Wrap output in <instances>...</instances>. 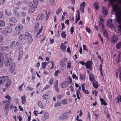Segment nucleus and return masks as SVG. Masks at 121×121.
<instances>
[{
	"label": "nucleus",
	"mask_w": 121,
	"mask_h": 121,
	"mask_svg": "<svg viewBox=\"0 0 121 121\" xmlns=\"http://www.w3.org/2000/svg\"><path fill=\"white\" fill-rule=\"evenodd\" d=\"M39 24L38 23H35V29L36 30H38V28L39 27Z\"/></svg>",
	"instance_id": "obj_47"
},
{
	"label": "nucleus",
	"mask_w": 121,
	"mask_h": 121,
	"mask_svg": "<svg viewBox=\"0 0 121 121\" xmlns=\"http://www.w3.org/2000/svg\"><path fill=\"white\" fill-rule=\"evenodd\" d=\"M5 97L9 100H10L11 99V97L8 94L6 96H5Z\"/></svg>",
	"instance_id": "obj_53"
},
{
	"label": "nucleus",
	"mask_w": 121,
	"mask_h": 121,
	"mask_svg": "<svg viewBox=\"0 0 121 121\" xmlns=\"http://www.w3.org/2000/svg\"><path fill=\"white\" fill-rule=\"evenodd\" d=\"M58 80H56L54 84V87L55 88L56 91L57 92H59V91L58 86Z\"/></svg>",
	"instance_id": "obj_22"
},
{
	"label": "nucleus",
	"mask_w": 121,
	"mask_h": 121,
	"mask_svg": "<svg viewBox=\"0 0 121 121\" xmlns=\"http://www.w3.org/2000/svg\"><path fill=\"white\" fill-rule=\"evenodd\" d=\"M61 71L60 70H57L55 72V76H57L58 75V73H60L61 72Z\"/></svg>",
	"instance_id": "obj_52"
},
{
	"label": "nucleus",
	"mask_w": 121,
	"mask_h": 121,
	"mask_svg": "<svg viewBox=\"0 0 121 121\" xmlns=\"http://www.w3.org/2000/svg\"><path fill=\"white\" fill-rule=\"evenodd\" d=\"M1 77L3 83L9 78V77L7 76H3Z\"/></svg>",
	"instance_id": "obj_31"
},
{
	"label": "nucleus",
	"mask_w": 121,
	"mask_h": 121,
	"mask_svg": "<svg viewBox=\"0 0 121 121\" xmlns=\"http://www.w3.org/2000/svg\"><path fill=\"white\" fill-rule=\"evenodd\" d=\"M117 99L118 101V102H119V101H120V102H121V96L120 95H119L117 97Z\"/></svg>",
	"instance_id": "obj_61"
},
{
	"label": "nucleus",
	"mask_w": 121,
	"mask_h": 121,
	"mask_svg": "<svg viewBox=\"0 0 121 121\" xmlns=\"http://www.w3.org/2000/svg\"><path fill=\"white\" fill-rule=\"evenodd\" d=\"M8 49V47L5 46H3L1 48V49L3 50H6Z\"/></svg>",
	"instance_id": "obj_57"
},
{
	"label": "nucleus",
	"mask_w": 121,
	"mask_h": 121,
	"mask_svg": "<svg viewBox=\"0 0 121 121\" xmlns=\"http://www.w3.org/2000/svg\"><path fill=\"white\" fill-rule=\"evenodd\" d=\"M86 5V3L85 2L82 3L80 5V10L82 14L84 13V8Z\"/></svg>",
	"instance_id": "obj_9"
},
{
	"label": "nucleus",
	"mask_w": 121,
	"mask_h": 121,
	"mask_svg": "<svg viewBox=\"0 0 121 121\" xmlns=\"http://www.w3.org/2000/svg\"><path fill=\"white\" fill-rule=\"evenodd\" d=\"M44 15L43 14H40L37 16V20H42L44 19Z\"/></svg>",
	"instance_id": "obj_14"
},
{
	"label": "nucleus",
	"mask_w": 121,
	"mask_h": 121,
	"mask_svg": "<svg viewBox=\"0 0 121 121\" xmlns=\"http://www.w3.org/2000/svg\"><path fill=\"white\" fill-rule=\"evenodd\" d=\"M113 9L116 14V20L118 23H121V12L119 11V7L117 4L112 6Z\"/></svg>",
	"instance_id": "obj_1"
},
{
	"label": "nucleus",
	"mask_w": 121,
	"mask_h": 121,
	"mask_svg": "<svg viewBox=\"0 0 121 121\" xmlns=\"http://www.w3.org/2000/svg\"><path fill=\"white\" fill-rule=\"evenodd\" d=\"M43 98L45 100L47 99L50 96L49 95L44 94L42 96Z\"/></svg>",
	"instance_id": "obj_32"
},
{
	"label": "nucleus",
	"mask_w": 121,
	"mask_h": 121,
	"mask_svg": "<svg viewBox=\"0 0 121 121\" xmlns=\"http://www.w3.org/2000/svg\"><path fill=\"white\" fill-rule=\"evenodd\" d=\"M89 79L91 82H93L94 81L95 78L94 75L92 73H90Z\"/></svg>",
	"instance_id": "obj_16"
},
{
	"label": "nucleus",
	"mask_w": 121,
	"mask_h": 121,
	"mask_svg": "<svg viewBox=\"0 0 121 121\" xmlns=\"http://www.w3.org/2000/svg\"><path fill=\"white\" fill-rule=\"evenodd\" d=\"M99 21L100 22H104L103 19V17L102 16H100L99 17Z\"/></svg>",
	"instance_id": "obj_59"
},
{
	"label": "nucleus",
	"mask_w": 121,
	"mask_h": 121,
	"mask_svg": "<svg viewBox=\"0 0 121 121\" xmlns=\"http://www.w3.org/2000/svg\"><path fill=\"white\" fill-rule=\"evenodd\" d=\"M19 56L18 57V59L19 60L22 58L23 56V53L22 50H20L19 51Z\"/></svg>",
	"instance_id": "obj_28"
},
{
	"label": "nucleus",
	"mask_w": 121,
	"mask_h": 121,
	"mask_svg": "<svg viewBox=\"0 0 121 121\" xmlns=\"http://www.w3.org/2000/svg\"><path fill=\"white\" fill-rule=\"evenodd\" d=\"M67 59L65 57L63 60H60V65L61 67H64L65 66V61H67Z\"/></svg>",
	"instance_id": "obj_11"
},
{
	"label": "nucleus",
	"mask_w": 121,
	"mask_h": 121,
	"mask_svg": "<svg viewBox=\"0 0 121 121\" xmlns=\"http://www.w3.org/2000/svg\"><path fill=\"white\" fill-rule=\"evenodd\" d=\"M12 63V60L11 57H7L5 60L4 64L5 66L8 67Z\"/></svg>",
	"instance_id": "obj_4"
},
{
	"label": "nucleus",
	"mask_w": 121,
	"mask_h": 121,
	"mask_svg": "<svg viewBox=\"0 0 121 121\" xmlns=\"http://www.w3.org/2000/svg\"><path fill=\"white\" fill-rule=\"evenodd\" d=\"M86 74H80V76L81 79L82 80H83L86 78Z\"/></svg>",
	"instance_id": "obj_33"
},
{
	"label": "nucleus",
	"mask_w": 121,
	"mask_h": 121,
	"mask_svg": "<svg viewBox=\"0 0 121 121\" xmlns=\"http://www.w3.org/2000/svg\"><path fill=\"white\" fill-rule=\"evenodd\" d=\"M5 30L7 33H10L12 31V29L10 26H7L5 28Z\"/></svg>",
	"instance_id": "obj_21"
},
{
	"label": "nucleus",
	"mask_w": 121,
	"mask_h": 121,
	"mask_svg": "<svg viewBox=\"0 0 121 121\" xmlns=\"http://www.w3.org/2000/svg\"><path fill=\"white\" fill-rule=\"evenodd\" d=\"M24 84V83H23L21 85H20L19 87V90L21 91L22 90V87Z\"/></svg>",
	"instance_id": "obj_56"
},
{
	"label": "nucleus",
	"mask_w": 121,
	"mask_h": 121,
	"mask_svg": "<svg viewBox=\"0 0 121 121\" xmlns=\"http://www.w3.org/2000/svg\"><path fill=\"white\" fill-rule=\"evenodd\" d=\"M72 112L71 111L69 112H67L63 114L60 117V119H65L67 118V116L69 114H71Z\"/></svg>",
	"instance_id": "obj_7"
},
{
	"label": "nucleus",
	"mask_w": 121,
	"mask_h": 121,
	"mask_svg": "<svg viewBox=\"0 0 121 121\" xmlns=\"http://www.w3.org/2000/svg\"><path fill=\"white\" fill-rule=\"evenodd\" d=\"M50 87V86L49 85H47L44 88L43 90L42 91L48 89Z\"/></svg>",
	"instance_id": "obj_54"
},
{
	"label": "nucleus",
	"mask_w": 121,
	"mask_h": 121,
	"mask_svg": "<svg viewBox=\"0 0 121 121\" xmlns=\"http://www.w3.org/2000/svg\"><path fill=\"white\" fill-rule=\"evenodd\" d=\"M76 95L77 96V98L78 99H80V98L79 96V94H80V91L79 90H76Z\"/></svg>",
	"instance_id": "obj_41"
},
{
	"label": "nucleus",
	"mask_w": 121,
	"mask_h": 121,
	"mask_svg": "<svg viewBox=\"0 0 121 121\" xmlns=\"http://www.w3.org/2000/svg\"><path fill=\"white\" fill-rule=\"evenodd\" d=\"M70 31H71V35H72L74 32V27L73 26L71 27L70 29Z\"/></svg>",
	"instance_id": "obj_60"
},
{
	"label": "nucleus",
	"mask_w": 121,
	"mask_h": 121,
	"mask_svg": "<svg viewBox=\"0 0 121 121\" xmlns=\"http://www.w3.org/2000/svg\"><path fill=\"white\" fill-rule=\"evenodd\" d=\"M69 80V81H64L63 82L61 83L60 85V86L62 88H64L67 86L68 85L70 84H71L72 82V78L69 77L68 79Z\"/></svg>",
	"instance_id": "obj_3"
},
{
	"label": "nucleus",
	"mask_w": 121,
	"mask_h": 121,
	"mask_svg": "<svg viewBox=\"0 0 121 121\" xmlns=\"http://www.w3.org/2000/svg\"><path fill=\"white\" fill-rule=\"evenodd\" d=\"M62 9L60 7L59 9L56 11V14L57 15H58L62 11Z\"/></svg>",
	"instance_id": "obj_48"
},
{
	"label": "nucleus",
	"mask_w": 121,
	"mask_h": 121,
	"mask_svg": "<svg viewBox=\"0 0 121 121\" xmlns=\"http://www.w3.org/2000/svg\"><path fill=\"white\" fill-rule=\"evenodd\" d=\"M77 15H76V19L75 22V23H78V21L80 19V13L79 12V10L78 9L77 10Z\"/></svg>",
	"instance_id": "obj_10"
},
{
	"label": "nucleus",
	"mask_w": 121,
	"mask_h": 121,
	"mask_svg": "<svg viewBox=\"0 0 121 121\" xmlns=\"http://www.w3.org/2000/svg\"><path fill=\"white\" fill-rule=\"evenodd\" d=\"M92 83V85L93 87L95 89H97L98 86L99 85L97 81H94Z\"/></svg>",
	"instance_id": "obj_23"
},
{
	"label": "nucleus",
	"mask_w": 121,
	"mask_h": 121,
	"mask_svg": "<svg viewBox=\"0 0 121 121\" xmlns=\"http://www.w3.org/2000/svg\"><path fill=\"white\" fill-rule=\"evenodd\" d=\"M103 23L99 22V26L101 28V30H103L105 29V26Z\"/></svg>",
	"instance_id": "obj_29"
},
{
	"label": "nucleus",
	"mask_w": 121,
	"mask_h": 121,
	"mask_svg": "<svg viewBox=\"0 0 121 121\" xmlns=\"http://www.w3.org/2000/svg\"><path fill=\"white\" fill-rule=\"evenodd\" d=\"M26 34H21L19 36V39L22 40H25L26 39Z\"/></svg>",
	"instance_id": "obj_19"
},
{
	"label": "nucleus",
	"mask_w": 121,
	"mask_h": 121,
	"mask_svg": "<svg viewBox=\"0 0 121 121\" xmlns=\"http://www.w3.org/2000/svg\"><path fill=\"white\" fill-rule=\"evenodd\" d=\"M9 22H11L15 23L17 21V19L14 17H11L9 18Z\"/></svg>",
	"instance_id": "obj_26"
},
{
	"label": "nucleus",
	"mask_w": 121,
	"mask_h": 121,
	"mask_svg": "<svg viewBox=\"0 0 121 121\" xmlns=\"http://www.w3.org/2000/svg\"><path fill=\"white\" fill-rule=\"evenodd\" d=\"M35 9L34 8H30L29 10V12L30 13H32L34 12Z\"/></svg>",
	"instance_id": "obj_42"
},
{
	"label": "nucleus",
	"mask_w": 121,
	"mask_h": 121,
	"mask_svg": "<svg viewBox=\"0 0 121 121\" xmlns=\"http://www.w3.org/2000/svg\"><path fill=\"white\" fill-rule=\"evenodd\" d=\"M11 83V82L10 81L8 80L7 81L6 85V87L8 88L10 85Z\"/></svg>",
	"instance_id": "obj_45"
},
{
	"label": "nucleus",
	"mask_w": 121,
	"mask_h": 121,
	"mask_svg": "<svg viewBox=\"0 0 121 121\" xmlns=\"http://www.w3.org/2000/svg\"><path fill=\"white\" fill-rule=\"evenodd\" d=\"M98 4V3L97 2H95L94 4V8L97 10L98 9H99Z\"/></svg>",
	"instance_id": "obj_36"
},
{
	"label": "nucleus",
	"mask_w": 121,
	"mask_h": 121,
	"mask_svg": "<svg viewBox=\"0 0 121 121\" xmlns=\"http://www.w3.org/2000/svg\"><path fill=\"white\" fill-rule=\"evenodd\" d=\"M72 76L73 78V79H75L76 80H78V78L76 74H73L72 75Z\"/></svg>",
	"instance_id": "obj_58"
},
{
	"label": "nucleus",
	"mask_w": 121,
	"mask_h": 121,
	"mask_svg": "<svg viewBox=\"0 0 121 121\" xmlns=\"http://www.w3.org/2000/svg\"><path fill=\"white\" fill-rule=\"evenodd\" d=\"M3 54L0 53V67H2L3 65V61L4 60Z\"/></svg>",
	"instance_id": "obj_18"
},
{
	"label": "nucleus",
	"mask_w": 121,
	"mask_h": 121,
	"mask_svg": "<svg viewBox=\"0 0 121 121\" xmlns=\"http://www.w3.org/2000/svg\"><path fill=\"white\" fill-rule=\"evenodd\" d=\"M83 49L84 50H85L87 52L88 51V49H86V46L85 45H83Z\"/></svg>",
	"instance_id": "obj_62"
},
{
	"label": "nucleus",
	"mask_w": 121,
	"mask_h": 121,
	"mask_svg": "<svg viewBox=\"0 0 121 121\" xmlns=\"http://www.w3.org/2000/svg\"><path fill=\"white\" fill-rule=\"evenodd\" d=\"M60 47V49L63 52H65L66 51V47L63 43H61Z\"/></svg>",
	"instance_id": "obj_15"
},
{
	"label": "nucleus",
	"mask_w": 121,
	"mask_h": 121,
	"mask_svg": "<svg viewBox=\"0 0 121 121\" xmlns=\"http://www.w3.org/2000/svg\"><path fill=\"white\" fill-rule=\"evenodd\" d=\"M86 31L88 32L90 34L91 33V31L90 28L86 27Z\"/></svg>",
	"instance_id": "obj_50"
},
{
	"label": "nucleus",
	"mask_w": 121,
	"mask_h": 121,
	"mask_svg": "<svg viewBox=\"0 0 121 121\" xmlns=\"http://www.w3.org/2000/svg\"><path fill=\"white\" fill-rule=\"evenodd\" d=\"M23 27L21 25H19L17 26L15 28V31H14V35L16 36L21 33Z\"/></svg>",
	"instance_id": "obj_2"
},
{
	"label": "nucleus",
	"mask_w": 121,
	"mask_h": 121,
	"mask_svg": "<svg viewBox=\"0 0 121 121\" xmlns=\"http://www.w3.org/2000/svg\"><path fill=\"white\" fill-rule=\"evenodd\" d=\"M102 31L103 32V34L104 36L106 37H108V34L107 31L106 30V29H105Z\"/></svg>",
	"instance_id": "obj_35"
},
{
	"label": "nucleus",
	"mask_w": 121,
	"mask_h": 121,
	"mask_svg": "<svg viewBox=\"0 0 121 121\" xmlns=\"http://www.w3.org/2000/svg\"><path fill=\"white\" fill-rule=\"evenodd\" d=\"M61 105V103L59 102H58L56 103L54 105V106L55 107H57L58 106H60Z\"/></svg>",
	"instance_id": "obj_49"
},
{
	"label": "nucleus",
	"mask_w": 121,
	"mask_h": 121,
	"mask_svg": "<svg viewBox=\"0 0 121 121\" xmlns=\"http://www.w3.org/2000/svg\"><path fill=\"white\" fill-rule=\"evenodd\" d=\"M47 63L43 62L42 65V67L43 69H44L46 67L47 64Z\"/></svg>",
	"instance_id": "obj_44"
},
{
	"label": "nucleus",
	"mask_w": 121,
	"mask_h": 121,
	"mask_svg": "<svg viewBox=\"0 0 121 121\" xmlns=\"http://www.w3.org/2000/svg\"><path fill=\"white\" fill-rule=\"evenodd\" d=\"M19 9V8L18 7H15L13 9V13L15 16L17 17H18L19 16V14L17 11Z\"/></svg>",
	"instance_id": "obj_12"
},
{
	"label": "nucleus",
	"mask_w": 121,
	"mask_h": 121,
	"mask_svg": "<svg viewBox=\"0 0 121 121\" xmlns=\"http://www.w3.org/2000/svg\"><path fill=\"white\" fill-rule=\"evenodd\" d=\"M61 104H67V99H65L62 100L61 101Z\"/></svg>",
	"instance_id": "obj_46"
},
{
	"label": "nucleus",
	"mask_w": 121,
	"mask_h": 121,
	"mask_svg": "<svg viewBox=\"0 0 121 121\" xmlns=\"http://www.w3.org/2000/svg\"><path fill=\"white\" fill-rule=\"evenodd\" d=\"M44 117H42V119L43 120H45L46 119H48L49 117L48 115V113L47 112H46L44 113Z\"/></svg>",
	"instance_id": "obj_25"
},
{
	"label": "nucleus",
	"mask_w": 121,
	"mask_h": 121,
	"mask_svg": "<svg viewBox=\"0 0 121 121\" xmlns=\"http://www.w3.org/2000/svg\"><path fill=\"white\" fill-rule=\"evenodd\" d=\"M33 2L34 4L35 5V8H37V5L38 4L39 2L38 0H33Z\"/></svg>",
	"instance_id": "obj_34"
},
{
	"label": "nucleus",
	"mask_w": 121,
	"mask_h": 121,
	"mask_svg": "<svg viewBox=\"0 0 121 121\" xmlns=\"http://www.w3.org/2000/svg\"><path fill=\"white\" fill-rule=\"evenodd\" d=\"M100 100L101 102V104L102 105H103L104 106H106L107 104V103L105 102V100L103 98H100Z\"/></svg>",
	"instance_id": "obj_30"
},
{
	"label": "nucleus",
	"mask_w": 121,
	"mask_h": 121,
	"mask_svg": "<svg viewBox=\"0 0 121 121\" xmlns=\"http://www.w3.org/2000/svg\"><path fill=\"white\" fill-rule=\"evenodd\" d=\"M5 26L4 22L2 20H0V26Z\"/></svg>",
	"instance_id": "obj_43"
},
{
	"label": "nucleus",
	"mask_w": 121,
	"mask_h": 121,
	"mask_svg": "<svg viewBox=\"0 0 121 121\" xmlns=\"http://www.w3.org/2000/svg\"><path fill=\"white\" fill-rule=\"evenodd\" d=\"M23 42L22 40H19L17 41L16 44H15V46H18L22 43Z\"/></svg>",
	"instance_id": "obj_40"
},
{
	"label": "nucleus",
	"mask_w": 121,
	"mask_h": 121,
	"mask_svg": "<svg viewBox=\"0 0 121 121\" xmlns=\"http://www.w3.org/2000/svg\"><path fill=\"white\" fill-rule=\"evenodd\" d=\"M6 102V104H5V110H7L9 106L10 102L9 101H5L3 102V103H4Z\"/></svg>",
	"instance_id": "obj_27"
},
{
	"label": "nucleus",
	"mask_w": 121,
	"mask_h": 121,
	"mask_svg": "<svg viewBox=\"0 0 121 121\" xmlns=\"http://www.w3.org/2000/svg\"><path fill=\"white\" fill-rule=\"evenodd\" d=\"M69 88L70 90V91H71V92H73V86L71 85L69 87Z\"/></svg>",
	"instance_id": "obj_64"
},
{
	"label": "nucleus",
	"mask_w": 121,
	"mask_h": 121,
	"mask_svg": "<svg viewBox=\"0 0 121 121\" xmlns=\"http://www.w3.org/2000/svg\"><path fill=\"white\" fill-rule=\"evenodd\" d=\"M43 28V26H42L41 27V28L39 30V31H38L37 33H38V34L39 35L40 34V33H41L42 31V29Z\"/></svg>",
	"instance_id": "obj_55"
},
{
	"label": "nucleus",
	"mask_w": 121,
	"mask_h": 121,
	"mask_svg": "<svg viewBox=\"0 0 121 121\" xmlns=\"http://www.w3.org/2000/svg\"><path fill=\"white\" fill-rule=\"evenodd\" d=\"M118 40L117 36L114 35L111 38L110 41L111 43H114L117 42Z\"/></svg>",
	"instance_id": "obj_13"
},
{
	"label": "nucleus",
	"mask_w": 121,
	"mask_h": 121,
	"mask_svg": "<svg viewBox=\"0 0 121 121\" xmlns=\"http://www.w3.org/2000/svg\"><path fill=\"white\" fill-rule=\"evenodd\" d=\"M38 106L40 108H44V107L42 105L41 102L40 101H39L38 102Z\"/></svg>",
	"instance_id": "obj_39"
},
{
	"label": "nucleus",
	"mask_w": 121,
	"mask_h": 121,
	"mask_svg": "<svg viewBox=\"0 0 121 121\" xmlns=\"http://www.w3.org/2000/svg\"><path fill=\"white\" fill-rule=\"evenodd\" d=\"M102 11L103 12V15L104 17L106 16L107 13V9L106 7L103 6L102 8Z\"/></svg>",
	"instance_id": "obj_17"
},
{
	"label": "nucleus",
	"mask_w": 121,
	"mask_h": 121,
	"mask_svg": "<svg viewBox=\"0 0 121 121\" xmlns=\"http://www.w3.org/2000/svg\"><path fill=\"white\" fill-rule=\"evenodd\" d=\"M51 4L53 5L56 4L55 0H51Z\"/></svg>",
	"instance_id": "obj_63"
},
{
	"label": "nucleus",
	"mask_w": 121,
	"mask_h": 121,
	"mask_svg": "<svg viewBox=\"0 0 121 121\" xmlns=\"http://www.w3.org/2000/svg\"><path fill=\"white\" fill-rule=\"evenodd\" d=\"M66 34H65V31H63L61 33V36L63 38L65 39L66 38Z\"/></svg>",
	"instance_id": "obj_37"
},
{
	"label": "nucleus",
	"mask_w": 121,
	"mask_h": 121,
	"mask_svg": "<svg viewBox=\"0 0 121 121\" xmlns=\"http://www.w3.org/2000/svg\"><path fill=\"white\" fill-rule=\"evenodd\" d=\"M21 103L22 104H24L26 102V96L24 95L21 96Z\"/></svg>",
	"instance_id": "obj_24"
},
{
	"label": "nucleus",
	"mask_w": 121,
	"mask_h": 121,
	"mask_svg": "<svg viewBox=\"0 0 121 121\" xmlns=\"http://www.w3.org/2000/svg\"><path fill=\"white\" fill-rule=\"evenodd\" d=\"M53 78H52L50 79L49 82V84L50 85H52L53 83Z\"/></svg>",
	"instance_id": "obj_51"
},
{
	"label": "nucleus",
	"mask_w": 121,
	"mask_h": 121,
	"mask_svg": "<svg viewBox=\"0 0 121 121\" xmlns=\"http://www.w3.org/2000/svg\"><path fill=\"white\" fill-rule=\"evenodd\" d=\"M16 64L15 63H13L10 67L9 68V70L12 72H13L15 67Z\"/></svg>",
	"instance_id": "obj_20"
},
{
	"label": "nucleus",
	"mask_w": 121,
	"mask_h": 121,
	"mask_svg": "<svg viewBox=\"0 0 121 121\" xmlns=\"http://www.w3.org/2000/svg\"><path fill=\"white\" fill-rule=\"evenodd\" d=\"M26 36L27 37L28 41L29 44L32 43L33 41V38L31 35L29 33L26 32L25 33Z\"/></svg>",
	"instance_id": "obj_6"
},
{
	"label": "nucleus",
	"mask_w": 121,
	"mask_h": 121,
	"mask_svg": "<svg viewBox=\"0 0 121 121\" xmlns=\"http://www.w3.org/2000/svg\"><path fill=\"white\" fill-rule=\"evenodd\" d=\"M121 46V42H119L117 43L116 44V47L117 49H119L120 48Z\"/></svg>",
	"instance_id": "obj_38"
},
{
	"label": "nucleus",
	"mask_w": 121,
	"mask_h": 121,
	"mask_svg": "<svg viewBox=\"0 0 121 121\" xmlns=\"http://www.w3.org/2000/svg\"><path fill=\"white\" fill-rule=\"evenodd\" d=\"M116 24V23H115V21L110 19H108L107 23V26L109 27H112L113 26V25H115Z\"/></svg>",
	"instance_id": "obj_5"
},
{
	"label": "nucleus",
	"mask_w": 121,
	"mask_h": 121,
	"mask_svg": "<svg viewBox=\"0 0 121 121\" xmlns=\"http://www.w3.org/2000/svg\"><path fill=\"white\" fill-rule=\"evenodd\" d=\"M92 62L91 61H88L85 63V66L87 69H89L90 70L92 69Z\"/></svg>",
	"instance_id": "obj_8"
}]
</instances>
